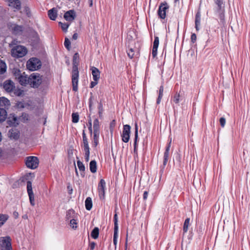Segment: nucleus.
Here are the masks:
<instances>
[{
  "label": "nucleus",
  "mask_w": 250,
  "mask_h": 250,
  "mask_svg": "<svg viewBox=\"0 0 250 250\" xmlns=\"http://www.w3.org/2000/svg\"><path fill=\"white\" fill-rule=\"evenodd\" d=\"M7 124L10 126H16L19 125V120L14 115H10L7 120Z\"/></svg>",
  "instance_id": "ddd939ff"
},
{
  "label": "nucleus",
  "mask_w": 250,
  "mask_h": 250,
  "mask_svg": "<svg viewBox=\"0 0 250 250\" xmlns=\"http://www.w3.org/2000/svg\"><path fill=\"white\" fill-rule=\"evenodd\" d=\"M106 184L104 179H101L98 184V190L99 198L101 200L104 199Z\"/></svg>",
  "instance_id": "1a4fd4ad"
},
{
  "label": "nucleus",
  "mask_w": 250,
  "mask_h": 250,
  "mask_svg": "<svg viewBox=\"0 0 250 250\" xmlns=\"http://www.w3.org/2000/svg\"><path fill=\"white\" fill-rule=\"evenodd\" d=\"M25 104L23 101L18 102L16 104V106L18 108L22 109L24 108Z\"/></svg>",
  "instance_id": "a18cd8bd"
},
{
  "label": "nucleus",
  "mask_w": 250,
  "mask_h": 250,
  "mask_svg": "<svg viewBox=\"0 0 250 250\" xmlns=\"http://www.w3.org/2000/svg\"><path fill=\"white\" fill-rule=\"evenodd\" d=\"M77 221L76 219H75V218H72L70 220V225L71 227L74 229H76L77 228Z\"/></svg>",
  "instance_id": "a19ab883"
},
{
  "label": "nucleus",
  "mask_w": 250,
  "mask_h": 250,
  "mask_svg": "<svg viewBox=\"0 0 250 250\" xmlns=\"http://www.w3.org/2000/svg\"><path fill=\"white\" fill-rule=\"evenodd\" d=\"M93 133H100V124L98 119H96L94 121Z\"/></svg>",
  "instance_id": "393cba45"
},
{
  "label": "nucleus",
  "mask_w": 250,
  "mask_h": 250,
  "mask_svg": "<svg viewBox=\"0 0 250 250\" xmlns=\"http://www.w3.org/2000/svg\"><path fill=\"white\" fill-rule=\"evenodd\" d=\"M99 234V229L97 227H95L91 232V236L94 239L98 238Z\"/></svg>",
  "instance_id": "c756f323"
},
{
  "label": "nucleus",
  "mask_w": 250,
  "mask_h": 250,
  "mask_svg": "<svg viewBox=\"0 0 250 250\" xmlns=\"http://www.w3.org/2000/svg\"><path fill=\"white\" fill-rule=\"evenodd\" d=\"M71 42L67 38L65 39L64 45V46L68 49L69 50L70 48Z\"/></svg>",
  "instance_id": "de8ad7c7"
},
{
  "label": "nucleus",
  "mask_w": 250,
  "mask_h": 250,
  "mask_svg": "<svg viewBox=\"0 0 250 250\" xmlns=\"http://www.w3.org/2000/svg\"><path fill=\"white\" fill-rule=\"evenodd\" d=\"M171 142V141H170L169 142V143H168V144L167 145V147L166 148L165 152L169 153L170 147Z\"/></svg>",
  "instance_id": "052dcab7"
},
{
  "label": "nucleus",
  "mask_w": 250,
  "mask_h": 250,
  "mask_svg": "<svg viewBox=\"0 0 250 250\" xmlns=\"http://www.w3.org/2000/svg\"><path fill=\"white\" fill-rule=\"evenodd\" d=\"M168 8V6L167 3L161 4L159 6L158 14L160 18L164 19L166 18V10Z\"/></svg>",
  "instance_id": "f8f14e48"
},
{
  "label": "nucleus",
  "mask_w": 250,
  "mask_h": 250,
  "mask_svg": "<svg viewBox=\"0 0 250 250\" xmlns=\"http://www.w3.org/2000/svg\"><path fill=\"white\" fill-rule=\"evenodd\" d=\"M88 2L89 6L92 7L93 6V0H88Z\"/></svg>",
  "instance_id": "338daca9"
},
{
  "label": "nucleus",
  "mask_w": 250,
  "mask_h": 250,
  "mask_svg": "<svg viewBox=\"0 0 250 250\" xmlns=\"http://www.w3.org/2000/svg\"><path fill=\"white\" fill-rule=\"evenodd\" d=\"M59 24L61 25L62 29L63 31L66 32L69 26V24L67 23H63L61 22H59Z\"/></svg>",
  "instance_id": "09e8293b"
},
{
  "label": "nucleus",
  "mask_w": 250,
  "mask_h": 250,
  "mask_svg": "<svg viewBox=\"0 0 250 250\" xmlns=\"http://www.w3.org/2000/svg\"><path fill=\"white\" fill-rule=\"evenodd\" d=\"M169 159V153L164 152L163 165L165 166Z\"/></svg>",
  "instance_id": "c03bdc74"
},
{
  "label": "nucleus",
  "mask_w": 250,
  "mask_h": 250,
  "mask_svg": "<svg viewBox=\"0 0 250 250\" xmlns=\"http://www.w3.org/2000/svg\"><path fill=\"white\" fill-rule=\"evenodd\" d=\"M180 94L176 93L172 97L171 100V102H173L175 104H178L180 101Z\"/></svg>",
  "instance_id": "c9c22d12"
},
{
  "label": "nucleus",
  "mask_w": 250,
  "mask_h": 250,
  "mask_svg": "<svg viewBox=\"0 0 250 250\" xmlns=\"http://www.w3.org/2000/svg\"><path fill=\"white\" fill-rule=\"evenodd\" d=\"M7 117V112L3 108H0V123L3 122Z\"/></svg>",
  "instance_id": "a878e982"
},
{
  "label": "nucleus",
  "mask_w": 250,
  "mask_h": 250,
  "mask_svg": "<svg viewBox=\"0 0 250 250\" xmlns=\"http://www.w3.org/2000/svg\"><path fill=\"white\" fill-rule=\"evenodd\" d=\"M76 15L74 10H69L67 11L64 14V18L67 21H71L75 18Z\"/></svg>",
  "instance_id": "dca6fc26"
},
{
  "label": "nucleus",
  "mask_w": 250,
  "mask_h": 250,
  "mask_svg": "<svg viewBox=\"0 0 250 250\" xmlns=\"http://www.w3.org/2000/svg\"><path fill=\"white\" fill-rule=\"evenodd\" d=\"M148 194V193L147 191H144V194H143V199L144 200H146L147 199Z\"/></svg>",
  "instance_id": "680f3d73"
},
{
  "label": "nucleus",
  "mask_w": 250,
  "mask_h": 250,
  "mask_svg": "<svg viewBox=\"0 0 250 250\" xmlns=\"http://www.w3.org/2000/svg\"><path fill=\"white\" fill-rule=\"evenodd\" d=\"M83 151H89L90 150V148L89 147L88 139L86 136V134L85 133L84 130H83Z\"/></svg>",
  "instance_id": "412c9836"
},
{
  "label": "nucleus",
  "mask_w": 250,
  "mask_h": 250,
  "mask_svg": "<svg viewBox=\"0 0 250 250\" xmlns=\"http://www.w3.org/2000/svg\"><path fill=\"white\" fill-rule=\"evenodd\" d=\"M42 83V76L38 73H33L29 76V84L33 88H37Z\"/></svg>",
  "instance_id": "7ed1b4c3"
},
{
  "label": "nucleus",
  "mask_w": 250,
  "mask_h": 250,
  "mask_svg": "<svg viewBox=\"0 0 250 250\" xmlns=\"http://www.w3.org/2000/svg\"><path fill=\"white\" fill-rule=\"evenodd\" d=\"M72 122L77 123L79 121V116L77 113H73L72 114Z\"/></svg>",
  "instance_id": "ea45409f"
},
{
  "label": "nucleus",
  "mask_w": 250,
  "mask_h": 250,
  "mask_svg": "<svg viewBox=\"0 0 250 250\" xmlns=\"http://www.w3.org/2000/svg\"><path fill=\"white\" fill-rule=\"evenodd\" d=\"M216 7L215 12L217 15L221 22H224L225 19V3L224 0H214Z\"/></svg>",
  "instance_id": "f257e3e1"
},
{
  "label": "nucleus",
  "mask_w": 250,
  "mask_h": 250,
  "mask_svg": "<svg viewBox=\"0 0 250 250\" xmlns=\"http://www.w3.org/2000/svg\"><path fill=\"white\" fill-rule=\"evenodd\" d=\"M7 27L12 33L16 35H21L23 30V26L19 25L14 23H8L7 24Z\"/></svg>",
  "instance_id": "0eeeda50"
},
{
  "label": "nucleus",
  "mask_w": 250,
  "mask_h": 250,
  "mask_svg": "<svg viewBox=\"0 0 250 250\" xmlns=\"http://www.w3.org/2000/svg\"><path fill=\"white\" fill-rule=\"evenodd\" d=\"M67 188L68 191V193L70 194H72L73 191V188L70 185H68L67 187Z\"/></svg>",
  "instance_id": "bf43d9fd"
},
{
  "label": "nucleus",
  "mask_w": 250,
  "mask_h": 250,
  "mask_svg": "<svg viewBox=\"0 0 250 250\" xmlns=\"http://www.w3.org/2000/svg\"><path fill=\"white\" fill-rule=\"evenodd\" d=\"M131 127L128 125H124L123 133L121 135L122 141L125 143H127L130 139Z\"/></svg>",
  "instance_id": "6e6552de"
},
{
  "label": "nucleus",
  "mask_w": 250,
  "mask_h": 250,
  "mask_svg": "<svg viewBox=\"0 0 250 250\" xmlns=\"http://www.w3.org/2000/svg\"><path fill=\"white\" fill-rule=\"evenodd\" d=\"M14 87V83L11 80H6L3 83V88L8 92H12Z\"/></svg>",
  "instance_id": "4468645a"
},
{
  "label": "nucleus",
  "mask_w": 250,
  "mask_h": 250,
  "mask_svg": "<svg viewBox=\"0 0 250 250\" xmlns=\"http://www.w3.org/2000/svg\"><path fill=\"white\" fill-rule=\"evenodd\" d=\"M77 37H78L77 34V33L74 34V35H73V39L74 40H76L77 39Z\"/></svg>",
  "instance_id": "774afa93"
},
{
  "label": "nucleus",
  "mask_w": 250,
  "mask_h": 250,
  "mask_svg": "<svg viewBox=\"0 0 250 250\" xmlns=\"http://www.w3.org/2000/svg\"><path fill=\"white\" fill-rule=\"evenodd\" d=\"M8 218V215L0 214V227L2 226L6 222Z\"/></svg>",
  "instance_id": "473e14b6"
},
{
  "label": "nucleus",
  "mask_w": 250,
  "mask_h": 250,
  "mask_svg": "<svg viewBox=\"0 0 250 250\" xmlns=\"http://www.w3.org/2000/svg\"><path fill=\"white\" fill-rule=\"evenodd\" d=\"M158 48L152 47V56L154 58L156 57L157 54Z\"/></svg>",
  "instance_id": "864d4df0"
},
{
  "label": "nucleus",
  "mask_w": 250,
  "mask_h": 250,
  "mask_svg": "<svg viewBox=\"0 0 250 250\" xmlns=\"http://www.w3.org/2000/svg\"><path fill=\"white\" fill-rule=\"evenodd\" d=\"M114 230H118V216L116 213L114 215Z\"/></svg>",
  "instance_id": "79ce46f5"
},
{
  "label": "nucleus",
  "mask_w": 250,
  "mask_h": 250,
  "mask_svg": "<svg viewBox=\"0 0 250 250\" xmlns=\"http://www.w3.org/2000/svg\"><path fill=\"white\" fill-rule=\"evenodd\" d=\"M1 250H12L11 239L9 236L0 237Z\"/></svg>",
  "instance_id": "39448f33"
},
{
  "label": "nucleus",
  "mask_w": 250,
  "mask_h": 250,
  "mask_svg": "<svg viewBox=\"0 0 250 250\" xmlns=\"http://www.w3.org/2000/svg\"><path fill=\"white\" fill-rule=\"evenodd\" d=\"M90 69L91 70L93 80L98 81L100 77V72L99 70L94 66H92Z\"/></svg>",
  "instance_id": "f3484780"
},
{
  "label": "nucleus",
  "mask_w": 250,
  "mask_h": 250,
  "mask_svg": "<svg viewBox=\"0 0 250 250\" xmlns=\"http://www.w3.org/2000/svg\"><path fill=\"white\" fill-rule=\"evenodd\" d=\"M90 170L92 173H95L97 171V163L95 160H92L89 164Z\"/></svg>",
  "instance_id": "bb28decb"
},
{
  "label": "nucleus",
  "mask_w": 250,
  "mask_h": 250,
  "mask_svg": "<svg viewBox=\"0 0 250 250\" xmlns=\"http://www.w3.org/2000/svg\"><path fill=\"white\" fill-rule=\"evenodd\" d=\"M127 55L130 58H132L134 55V51L133 49H129L127 51Z\"/></svg>",
  "instance_id": "8fccbe9b"
},
{
  "label": "nucleus",
  "mask_w": 250,
  "mask_h": 250,
  "mask_svg": "<svg viewBox=\"0 0 250 250\" xmlns=\"http://www.w3.org/2000/svg\"><path fill=\"white\" fill-rule=\"evenodd\" d=\"M48 16L51 20H55L57 17V10L55 8L49 10L48 11Z\"/></svg>",
  "instance_id": "5701e85b"
},
{
  "label": "nucleus",
  "mask_w": 250,
  "mask_h": 250,
  "mask_svg": "<svg viewBox=\"0 0 250 250\" xmlns=\"http://www.w3.org/2000/svg\"><path fill=\"white\" fill-rule=\"evenodd\" d=\"M27 52L26 48L21 45L16 46L11 50L12 55L17 58H21L24 56Z\"/></svg>",
  "instance_id": "20e7f679"
},
{
  "label": "nucleus",
  "mask_w": 250,
  "mask_h": 250,
  "mask_svg": "<svg viewBox=\"0 0 250 250\" xmlns=\"http://www.w3.org/2000/svg\"><path fill=\"white\" fill-rule=\"evenodd\" d=\"M195 18L201 19V14L199 11L197 12V13L195 15Z\"/></svg>",
  "instance_id": "69168bd1"
},
{
  "label": "nucleus",
  "mask_w": 250,
  "mask_h": 250,
  "mask_svg": "<svg viewBox=\"0 0 250 250\" xmlns=\"http://www.w3.org/2000/svg\"><path fill=\"white\" fill-rule=\"evenodd\" d=\"M10 105V102L7 98L1 97H0V106L4 108H8Z\"/></svg>",
  "instance_id": "4be33fe9"
},
{
  "label": "nucleus",
  "mask_w": 250,
  "mask_h": 250,
  "mask_svg": "<svg viewBox=\"0 0 250 250\" xmlns=\"http://www.w3.org/2000/svg\"><path fill=\"white\" fill-rule=\"evenodd\" d=\"M17 80L21 85H26L29 84V77H28L27 75L25 74V73H22V75Z\"/></svg>",
  "instance_id": "2eb2a0df"
},
{
  "label": "nucleus",
  "mask_w": 250,
  "mask_h": 250,
  "mask_svg": "<svg viewBox=\"0 0 250 250\" xmlns=\"http://www.w3.org/2000/svg\"><path fill=\"white\" fill-rule=\"evenodd\" d=\"M98 109H99V116L101 117L102 115L103 111V105H102V104L101 103H100L99 104V107H98Z\"/></svg>",
  "instance_id": "5fc2aeb1"
},
{
  "label": "nucleus",
  "mask_w": 250,
  "mask_h": 250,
  "mask_svg": "<svg viewBox=\"0 0 250 250\" xmlns=\"http://www.w3.org/2000/svg\"><path fill=\"white\" fill-rule=\"evenodd\" d=\"M6 65L4 62L0 60V74H3L6 70Z\"/></svg>",
  "instance_id": "72a5a7b5"
},
{
  "label": "nucleus",
  "mask_w": 250,
  "mask_h": 250,
  "mask_svg": "<svg viewBox=\"0 0 250 250\" xmlns=\"http://www.w3.org/2000/svg\"><path fill=\"white\" fill-rule=\"evenodd\" d=\"M84 158L86 162H88L89 160L90 150L84 151Z\"/></svg>",
  "instance_id": "3c124183"
},
{
  "label": "nucleus",
  "mask_w": 250,
  "mask_h": 250,
  "mask_svg": "<svg viewBox=\"0 0 250 250\" xmlns=\"http://www.w3.org/2000/svg\"><path fill=\"white\" fill-rule=\"evenodd\" d=\"M79 71H72V89L74 91L78 90V84L79 81Z\"/></svg>",
  "instance_id": "9d476101"
},
{
  "label": "nucleus",
  "mask_w": 250,
  "mask_h": 250,
  "mask_svg": "<svg viewBox=\"0 0 250 250\" xmlns=\"http://www.w3.org/2000/svg\"><path fill=\"white\" fill-rule=\"evenodd\" d=\"M14 94L17 96H22L24 94V91L21 89L17 88L14 90Z\"/></svg>",
  "instance_id": "e433bc0d"
},
{
  "label": "nucleus",
  "mask_w": 250,
  "mask_h": 250,
  "mask_svg": "<svg viewBox=\"0 0 250 250\" xmlns=\"http://www.w3.org/2000/svg\"><path fill=\"white\" fill-rule=\"evenodd\" d=\"M138 139V126L135 124V139L134 143V151L137 153V142Z\"/></svg>",
  "instance_id": "c85d7f7f"
},
{
  "label": "nucleus",
  "mask_w": 250,
  "mask_h": 250,
  "mask_svg": "<svg viewBox=\"0 0 250 250\" xmlns=\"http://www.w3.org/2000/svg\"><path fill=\"white\" fill-rule=\"evenodd\" d=\"M85 208L87 210H90L92 207V199L90 197L86 198L85 201Z\"/></svg>",
  "instance_id": "cd10ccee"
},
{
  "label": "nucleus",
  "mask_w": 250,
  "mask_h": 250,
  "mask_svg": "<svg viewBox=\"0 0 250 250\" xmlns=\"http://www.w3.org/2000/svg\"><path fill=\"white\" fill-rule=\"evenodd\" d=\"M42 66L40 60L36 58L30 59L26 62V67L30 71H35L39 69Z\"/></svg>",
  "instance_id": "f03ea898"
},
{
  "label": "nucleus",
  "mask_w": 250,
  "mask_h": 250,
  "mask_svg": "<svg viewBox=\"0 0 250 250\" xmlns=\"http://www.w3.org/2000/svg\"><path fill=\"white\" fill-rule=\"evenodd\" d=\"M22 74L21 71L19 69H15L14 71V75L16 78V79L18 80L20 76L22 75Z\"/></svg>",
  "instance_id": "37998d69"
},
{
  "label": "nucleus",
  "mask_w": 250,
  "mask_h": 250,
  "mask_svg": "<svg viewBox=\"0 0 250 250\" xmlns=\"http://www.w3.org/2000/svg\"><path fill=\"white\" fill-rule=\"evenodd\" d=\"M77 166L79 170L82 171L81 176L84 177V171L85 170V167L82 162L80 160L77 161Z\"/></svg>",
  "instance_id": "7c9ffc66"
},
{
  "label": "nucleus",
  "mask_w": 250,
  "mask_h": 250,
  "mask_svg": "<svg viewBox=\"0 0 250 250\" xmlns=\"http://www.w3.org/2000/svg\"><path fill=\"white\" fill-rule=\"evenodd\" d=\"M220 125H221V126L222 127H224L225 125V124H226V119L224 117H221L220 119Z\"/></svg>",
  "instance_id": "603ef678"
},
{
  "label": "nucleus",
  "mask_w": 250,
  "mask_h": 250,
  "mask_svg": "<svg viewBox=\"0 0 250 250\" xmlns=\"http://www.w3.org/2000/svg\"><path fill=\"white\" fill-rule=\"evenodd\" d=\"M76 214L73 209H69L66 212V220H71L72 218H76Z\"/></svg>",
  "instance_id": "b1692460"
},
{
  "label": "nucleus",
  "mask_w": 250,
  "mask_h": 250,
  "mask_svg": "<svg viewBox=\"0 0 250 250\" xmlns=\"http://www.w3.org/2000/svg\"><path fill=\"white\" fill-rule=\"evenodd\" d=\"M118 237V230H114L113 234V244L115 245V248L117 244V239Z\"/></svg>",
  "instance_id": "4c0bfd02"
},
{
  "label": "nucleus",
  "mask_w": 250,
  "mask_h": 250,
  "mask_svg": "<svg viewBox=\"0 0 250 250\" xmlns=\"http://www.w3.org/2000/svg\"><path fill=\"white\" fill-rule=\"evenodd\" d=\"M9 2V6L17 10L21 8V2L19 0H7Z\"/></svg>",
  "instance_id": "aec40b11"
},
{
  "label": "nucleus",
  "mask_w": 250,
  "mask_h": 250,
  "mask_svg": "<svg viewBox=\"0 0 250 250\" xmlns=\"http://www.w3.org/2000/svg\"><path fill=\"white\" fill-rule=\"evenodd\" d=\"M200 21H201V19H198V18H195V24H200Z\"/></svg>",
  "instance_id": "e2e57ef3"
},
{
  "label": "nucleus",
  "mask_w": 250,
  "mask_h": 250,
  "mask_svg": "<svg viewBox=\"0 0 250 250\" xmlns=\"http://www.w3.org/2000/svg\"><path fill=\"white\" fill-rule=\"evenodd\" d=\"M8 136L11 139L17 140L19 137V132L16 129H11L8 132Z\"/></svg>",
  "instance_id": "6ab92c4d"
},
{
  "label": "nucleus",
  "mask_w": 250,
  "mask_h": 250,
  "mask_svg": "<svg viewBox=\"0 0 250 250\" xmlns=\"http://www.w3.org/2000/svg\"><path fill=\"white\" fill-rule=\"evenodd\" d=\"M98 81H94L91 82L90 87L93 88L95 85L97 84Z\"/></svg>",
  "instance_id": "13d9d810"
},
{
  "label": "nucleus",
  "mask_w": 250,
  "mask_h": 250,
  "mask_svg": "<svg viewBox=\"0 0 250 250\" xmlns=\"http://www.w3.org/2000/svg\"><path fill=\"white\" fill-rule=\"evenodd\" d=\"M100 133H93V143L95 146L98 144Z\"/></svg>",
  "instance_id": "58836bf2"
},
{
  "label": "nucleus",
  "mask_w": 250,
  "mask_h": 250,
  "mask_svg": "<svg viewBox=\"0 0 250 250\" xmlns=\"http://www.w3.org/2000/svg\"><path fill=\"white\" fill-rule=\"evenodd\" d=\"M39 161L36 156H29L26 158L25 164L27 167L34 169L39 165Z\"/></svg>",
  "instance_id": "423d86ee"
},
{
  "label": "nucleus",
  "mask_w": 250,
  "mask_h": 250,
  "mask_svg": "<svg viewBox=\"0 0 250 250\" xmlns=\"http://www.w3.org/2000/svg\"><path fill=\"white\" fill-rule=\"evenodd\" d=\"M164 92V86L163 85L160 86L159 90V95L157 100V104H159L161 102V99L163 96Z\"/></svg>",
  "instance_id": "2f4dec72"
},
{
  "label": "nucleus",
  "mask_w": 250,
  "mask_h": 250,
  "mask_svg": "<svg viewBox=\"0 0 250 250\" xmlns=\"http://www.w3.org/2000/svg\"><path fill=\"white\" fill-rule=\"evenodd\" d=\"M159 39L158 37L155 36L154 37V41L153 44V47L158 48V46H159Z\"/></svg>",
  "instance_id": "49530a36"
},
{
  "label": "nucleus",
  "mask_w": 250,
  "mask_h": 250,
  "mask_svg": "<svg viewBox=\"0 0 250 250\" xmlns=\"http://www.w3.org/2000/svg\"><path fill=\"white\" fill-rule=\"evenodd\" d=\"M189 221L190 219L188 218H187L185 221L183 226V232L184 233H186L188 231V227L189 225Z\"/></svg>",
  "instance_id": "f704fd0d"
},
{
  "label": "nucleus",
  "mask_w": 250,
  "mask_h": 250,
  "mask_svg": "<svg viewBox=\"0 0 250 250\" xmlns=\"http://www.w3.org/2000/svg\"><path fill=\"white\" fill-rule=\"evenodd\" d=\"M115 120H113L110 123V128H113L115 126Z\"/></svg>",
  "instance_id": "0e129e2a"
},
{
  "label": "nucleus",
  "mask_w": 250,
  "mask_h": 250,
  "mask_svg": "<svg viewBox=\"0 0 250 250\" xmlns=\"http://www.w3.org/2000/svg\"><path fill=\"white\" fill-rule=\"evenodd\" d=\"M196 41V35L195 33H192L191 35V41L194 43Z\"/></svg>",
  "instance_id": "6e6d98bb"
},
{
  "label": "nucleus",
  "mask_w": 250,
  "mask_h": 250,
  "mask_svg": "<svg viewBox=\"0 0 250 250\" xmlns=\"http://www.w3.org/2000/svg\"><path fill=\"white\" fill-rule=\"evenodd\" d=\"M27 191L29 196V201L32 206H35L34 195L32 190V183L28 181L27 182Z\"/></svg>",
  "instance_id": "9b49d317"
},
{
  "label": "nucleus",
  "mask_w": 250,
  "mask_h": 250,
  "mask_svg": "<svg viewBox=\"0 0 250 250\" xmlns=\"http://www.w3.org/2000/svg\"><path fill=\"white\" fill-rule=\"evenodd\" d=\"M79 62V56L78 53L74 54L73 57L72 70L78 71V65Z\"/></svg>",
  "instance_id": "a211bd4d"
},
{
  "label": "nucleus",
  "mask_w": 250,
  "mask_h": 250,
  "mask_svg": "<svg viewBox=\"0 0 250 250\" xmlns=\"http://www.w3.org/2000/svg\"><path fill=\"white\" fill-rule=\"evenodd\" d=\"M96 243L94 242L90 243L89 245V248L91 250H93L95 249Z\"/></svg>",
  "instance_id": "4d7b16f0"
}]
</instances>
